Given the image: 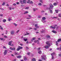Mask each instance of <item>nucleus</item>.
I'll use <instances>...</instances> for the list:
<instances>
[{
    "mask_svg": "<svg viewBox=\"0 0 61 61\" xmlns=\"http://www.w3.org/2000/svg\"><path fill=\"white\" fill-rule=\"evenodd\" d=\"M61 39H59L57 40V41L56 42V45L57 46H58V42H61Z\"/></svg>",
    "mask_w": 61,
    "mask_h": 61,
    "instance_id": "obj_1",
    "label": "nucleus"
},
{
    "mask_svg": "<svg viewBox=\"0 0 61 61\" xmlns=\"http://www.w3.org/2000/svg\"><path fill=\"white\" fill-rule=\"evenodd\" d=\"M42 59V60H45L46 59V57L45 55H43L41 57Z\"/></svg>",
    "mask_w": 61,
    "mask_h": 61,
    "instance_id": "obj_2",
    "label": "nucleus"
},
{
    "mask_svg": "<svg viewBox=\"0 0 61 61\" xmlns=\"http://www.w3.org/2000/svg\"><path fill=\"white\" fill-rule=\"evenodd\" d=\"M49 6L50 7L49 8V10H50V9H51V8H53V7H54V6H53V5H52V4H50Z\"/></svg>",
    "mask_w": 61,
    "mask_h": 61,
    "instance_id": "obj_3",
    "label": "nucleus"
},
{
    "mask_svg": "<svg viewBox=\"0 0 61 61\" xmlns=\"http://www.w3.org/2000/svg\"><path fill=\"white\" fill-rule=\"evenodd\" d=\"M49 42H50L49 41H48L46 42V45H48L49 46H50V44H49Z\"/></svg>",
    "mask_w": 61,
    "mask_h": 61,
    "instance_id": "obj_4",
    "label": "nucleus"
},
{
    "mask_svg": "<svg viewBox=\"0 0 61 61\" xmlns=\"http://www.w3.org/2000/svg\"><path fill=\"white\" fill-rule=\"evenodd\" d=\"M9 49L11 50H13V51H15V47H14L13 48L12 47H10V48Z\"/></svg>",
    "mask_w": 61,
    "mask_h": 61,
    "instance_id": "obj_5",
    "label": "nucleus"
},
{
    "mask_svg": "<svg viewBox=\"0 0 61 61\" xmlns=\"http://www.w3.org/2000/svg\"><path fill=\"white\" fill-rule=\"evenodd\" d=\"M7 50H5L4 52V55H6V54H7Z\"/></svg>",
    "mask_w": 61,
    "mask_h": 61,
    "instance_id": "obj_6",
    "label": "nucleus"
},
{
    "mask_svg": "<svg viewBox=\"0 0 61 61\" xmlns=\"http://www.w3.org/2000/svg\"><path fill=\"white\" fill-rule=\"evenodd\" d=\"M55 53H51V55L52 56V59H54V56H53V55H55Z\"/></svg>",
    "mask_w": 61,
    "mask_h": 61,
    "instance_id": "obj_7",
    "label": "nucleus"
},
{
    "mask_svg": "<svg viewBox=\"0 0 61 61\" xmlns=\"http://www.w3.org/2000/svg\"><path fill=\"white\" fill-rule=\"evenodd\" d=\"M44 48H46V49H47L48 48H49V47H48V46H44Z\"/></svg>",
    "mask_w": 61,
    "mask_h": 61,
    "instance_id": "obj_8",
    "label": "nucleus"
},
{
    "mask_svg": "<svg viewBox=\"0 0 61 61\" xmlns=\"http://www.w3.org/2000/svg\"><path fill=\"white\" fill-rule=\"evenodd\" d=\"M27 3H28V4H33V1H30V2H27Z\"/></svg>",
    "mask_w": 61,
    "mask_h": 61,
    "instance_id": "obj_9",
    "label": "nucleus"
},
{
    "mask_svg": "<svg viewBox=\"0 0 61 61\" xmlns=\"http://www.w3.org/2000/svg\"><path fill=\"white\" fill-rule=\"evenodd\" d=\"M12 41H10L9 42V43H8L9 45V46H11V44H12Z\"/></svg>",
    "mask_w": 61,
    "mask_h": 61,
    "instance_id": "obj_10",
    "label": "nucleus"
},
{
    "mask_svg": "<svg viewBox=\"0 0 61 61\" xmlns=\"http://www.w3.org/2000/svg\"><path fill=\"white\" fill-rule=\"evenodd\" d=\"M23 39L25 42H26L27 40V39H25V37L23 38Z\"/></svg>",
    "mask_w": 61,
    "mask_h": 61,
    "instance_id": "obj_11",
    "label": "nucleus"
},
{
    "mask_svg": "<svg viewBox=\"0 0 61 61\" xmlns=\"http://www.w3.org/2000/svg\"><path fill=\"white\" fill-rule=\"evenodd\" d=\"M10 34H11V35H13L15 34V32L14 31H11L10 32Z\"/></svg>",
    "mask_w": 61,
    "mask_h": 61,
    "instance_id": "obj_12",
    "label": "nucleus"
},
{
    "mask_svg": "<svg viewBox=\"0 0 61 61\" xmlns=\"http://www.w3.org/2000/svg\"><path fill=\"white\" fill-rule=\"evenodd\" d=\"M0 40H2V41H4L5 39L2 38H0Z\"/></svg>",
    "mask_w": 61,
    "mask_h": 61,
    "instance_id": "obj_13",
    "label": "nucleus"
},
{
    "mask_svg": "<svg viewBox=\"0 0 61 61\" xmlns=\"http://www.w3.org/2000/svg\"><path fill=\"white\" fill-rule=\"evenodd\" d=\"M50 36L49 35L47 36L46 37V38L47 39L48 38H50Z\"/></svg>",
    "mask_w": 61,
    "mask_h": 61,
    "instance_id": "obj_14",
    "label": "nucleus"
},
{
    "mask_svg": "<svg viewBox=\"0 0 61 61\" xmlns=\"http://www.w3.org/2000/svg\"><path fill=\"white\" fill-rule=\"evenodd\" d=\"M18 47H19V49L20 50L23 49V47H21L20 46H18Z\"/></svg>",
    "mask_w": 61,
    "mask_h": 61,
    "instance_id": "obj_15",
    "label": "nucleus"
},
{
    "mask_svg": "<svg viewBox=\"0 0 61 61\" xmlns=\"http://www.w3.org/2000/svg\"><path fill=\"white\" fill-rule=\"evenodd\" d=\"M38 54H41L42 53V51H38Z\"/></svg>",
    "mask_w": 61,
    "mask_h": 61,
    "instance_id": "obj_16",
    "label": "nucleus"
},
{
    "mask_svg": "<svg viewBox=\"0 0 61 61\" xmlns=\"http://www.w3.org/2000/svg\"><path fill=\"white\" fill-rule=\"evenodd\" d=\"M52 32H53V33H55V34H56V31H55V30H52Z\"/></svg>",
    "mask_w": 61,
    "mask_h": 61,
    "instance_id": "obj_17",
    "label": "nucleus"
},
{
    "mask_svg": "<svg viewBox=\"0 0 61 61\" xmlns=\"http://www.w3.org/2000/svg\"><path fill=\"white\" fill-rule=\"evenodd\" d=\"M21 56L20 55L18 56H17V57L18 58H21Z\"/></svg>",
    "mask_w": 61,
    "mask_h": 61,
    "instance_id": "obj_18",
    "label": "nucleus"
},
{
    "mask_svg": "<svg viewBox=\"0 0 61 61\" xmlns=\"http://www.w3.org/2000/svg\"><path fill=\"white\" fill-rule=\"evenodd\" d=\"M23 3L24 4H25L26 3V0H23Z\"/></svg>",
    "mask_w": 61,
    "mask_h": 61,
    "instance_id": "obj_19",
    "label": "nucleus"
},
{
    "mask_svg": "<svg viewBox=\"0 0 61 61\" xmlns=\"http://www.w3.org/2000/svg\"><path fill=\"white\" fill-rule=\"evenodd\" d=\"M24 60L25 61H26V60H27V58H26L25 57V56L24 57Z\"/></svg>",
    "mask_w": 61,
    "mask_h": 61,
    "instance_id": "obj_20",
    "label": "nucleus"
},
{
    "mask_svg": "<svg viewBox=\"0 0 61 61\" xmlns=\"http://www.w3.org/2000/svg\"><path fill=\"white\" fill-rule=\"evenodd\" d=\"M6 21V20L5 19H4L3 20V22H4V23Z\"/></svg>",
    "mask_w": 61,
    "mask_h": 61,
    "instance_id": "obj_21",
    "label": "nucleus"
},
{
    "mask_svg": "<svg viewBox=\"0 0 61 61\" xmlns=\"http://www.w3.org/2000/svg\"><path fill=\"white\" fill-rule=\"evenodd\" d=\"M53 5H54V6H56V5H57V4H56V3L55 2L53 4Z\"/></svg>",
    "mask_w": 61,
    "mask_h": 61,
    "instance_id": "obj_22",
    "label": "nucleus"
},
{
    "mask_svg": "<svg viewBox=\"0 0 61 61\" xmlns=\"http://www.w3.org/2000/svg\"><path fill=\"white\" fill-rule=\"evenodd\" d=\"M20 2L21 5H23V2L22 0H20Z\"/></svg>",
    "mask_w": 61,
    "mask_h": 61,
    "instance_id": "obj_23",
    "label": "nucleus"
},
{
    "mask_svg": "<svg viewBox=\"0 0 61 61\" xmlns=\"http://www.w3.org/2000/svg\"><path fill=\"white\" fill-rule=\"evenodd\" d=\"M46 18H45V17H43L42 18V19L43 20H45V19H46Z\"/></svg>",
    "mask_w": 61,
    "mask_h": 61,
    "instance_id": "obj_24",
    "label": "nucleus"
},
{
    "mask_svg": "<svg viewBox=\"0 0 61 61\" xmlns=\"http://www.w3.org/2000/svg\"><path fill=\"white\" fill-rule=\"evenodd\" d=\"M41 21H42V22L43 23H45V22H46V21L44 20H42Z\"/></svg>",
    "mask_w": 61,
    "mask_h": 61,
    "instance_id": "obj_25",
    "label": "nucleus"
},
{
    "mask_svg": "<svg viewBox=\"0 0 61 61\" xmlns=\"http://www.w3.org/2000/svg\"><path fill=\"white\" fill-rule=\"evenodd\" d=\"M32 61H36V59L34 58H33L32 59Z\"/></svg>",
    "mask_w": 61,
    "mask_h": 61,
    "instance_id": "obj_26",
    "label": "nucleus"
},
{
    "mask_svg": "<svg viewBox=\"0 0 61 61\" xmlns=\"http://www.w3.org/2000/svg\"><path fill=\"white\" fill-rule=\"evenodd\" d=\"M13 24L15 25V26H17V24L15 23H13Z\"/></svg>",
    "mask_w": 61,
    "mask_h": 61,
    "instance_id": "obj_27",
    "label": "nucleus"
},
{
    "mask_svg": "<svg viewBox=\"0 0 61 61\" xmlns=\"http://www.w3.org/2000/svg\"><path fill=\"white\" fill-rule=\"evenodd\" d=\"M55 11H56V13H58V10H55Z\"/></svg>",
    "mask_w": 61,
    "mask_h": 61,
    "instance_id": "obj_28",
    "label": "nucleus"
},
{
    "mask_svg": "<svg viewBox=\"0 0 61 61\" xmlns=\"http://www.w3.org/2000/svg\"><path fill=\"white\" fill-rule=\"evenodd\" d=\"M38 5H42V3H38Z\"/></svg>",
    "mask_w": 61,
    "mask_h": 61,
    "instance_id": "obj_29",
    "label": "nucleus"
},
{
    "mask_svg": "<svg viewBox=\"0 0 61 61\" xmlns=\"http://www.w3.org/2000/svg\"><path fill=\"white\" fill-rule=\"evenodd\" d=\"M33 11L35 12V11L36 10V9L35 8H33Z\"/></svg>",
    "mask_w": 61,
    "mask_h": 61,
    "instance_id": "obj_30",
    "label": "nucleus"
},
{
    "mask_svg": "<svg viewBox=\"0 0 61 61\" xmlns=\"http://www.w3.org/2000/svg\"><path fill=\"white\" fill-rule=\"evenodd\" d=\"M20 50V49H19V47H18V48L17 49V51H19V50Z\"/></svg>",
    "mask_w": 61,
    "mask_h": 61,
    "instance_id": "obj_31",
    "label": "nucleus"
},
{
    "mask_svg": "<svg viewBox=\"0 0 61 61\" xmlns=\"http://www.w3.org/2000/svg\"><path fill=\"white\" fill-rule=\"evenodd\" d=\"M50 11V12L51 13H53V11H52V10H49Z\"/></svg>",
    "mask_w": 61,
    "mask_h": 61,
    "instance_id": "obj_32",
    "label": "nucleus"
},
{
    "mask_svg": "<svg viewBox=\"0 0 61 61\" xmlns=\"http://www.w3.org/2000/svg\"><path fill=\"white\" fill-rule=\"evenodd\" d=\"M58 16L59 17H61V14H59Z\"/></svg>",
    "mask_w": 61,
    "mask_h": 61,
    "instance_id": "obj_33",
    "label": "nucleus"
},
{
    "mask_svg": "<svg viewBox=\"0 0 61 61\" xmlns=\"http://www.w3.org/2000/svg\"><path fill=\"white\" fill-rule=\"evenodd\" d=\"M8 20L9 21H10V20H11V18H9V19H8Z\"/></svg>",
    "mask_w": 61,
    "mask_h": 61,
    "instance_id": "obj_34",
    "label": "nucleus"
},
{
    "mask_svg": "<svg viewBox=\"0 0 61 61\" xmlns=\"http://www.w3.org/2000/svg\"><path fill=\"white\" fill-rule=\"evenodd\" d=\"M27 35H29V33H27V34H25L24 35V36H26Z\"/></svg>",
    "mask_w": 61,
    "mask_h": 61,
    "instance_id": "obj_35",
    "label": "nucleus"
},
{
    "mask_svg": "<svg viewBox=\"0 0 61 61\" xmlns=\"http://www.w3.org/2000/svg\"><path fill=\"white\" fill-rule=\"evenodd\" d=\"M4 37L5 38H7V36H4Z\"/></svg>",
    "mask_w": 61,
    "mask_h": 61,
    "instance_id": "obj_36",
    "label": "nucleus"
},
{
    "mask_svg": "<svg viewBox=\"0 0 61 61\" xmlns=\"http://www.w3.org/2000/svg\"><path fill=\"white\" fill-rule=\"evenodd\" d=\"M5 5V2H4L2 4V5Z\"/></svg>",
    "mask_w": 61,
    "mask_h": 61,
    "instance_id": "obj_37",
    "label": "nucleus"
},
{
    "mask_svg": "<svg viewBox=\"0 0 61 61\" xmlns=\"http://www.w3.org/2000/svg\"><path fill=\"white\" fill-rule=\"evenodd\" d=\"M53 29H54V30L55 29H56V27H53Z\"/></svg>",
    "mask_w": 61,
    "mask_h": 61,
    "instance_id": "obj_38",
    "label": "nucleus"
},
{
    "mask_svg": "<svg viewBox=\"0 0 61 61\" xmlns=\"http://www.w3.org/2000/svg\"><path fill=\"white\" fill-rule=\"evenodd\" d=\"M27 13H28V11H26L24 13V14H27Z\"/></svg>",
    "mask_w": 61,
    "mask_h": 61,
    "instance_id": "obj_39",
    "label": "nucleus"
},
{
    "mask_svg": "<svg viewBox=\"0 0 61 61\" xmlns=\"http://www.w3.org/2000/svg\"><path fill=\"white\" fill-rule=\"evenodd\" d=\"M28 7H27L25 8V9H28Z\"/></svg>",
    "mask_w": 61,
    "mask_h": 61,
    "instance_id": "obj_40",
    "label": "nucleus"
},
{
    "mask_svg": "<svg viewBox=\"0 0 61 61\" xmlns=\"http://www.w3.org/2000/svg\"><path fill=\"white\" fill-rule=\"evenodd\" d=\"M40 2L41 3H43V1L42 0H40Z\"/></svg>",
    "mask_w": 61,
    "mask_h": 61,
    "instance_id": "obj_41",
    "label": "nucleus"
},
{
    "mask_svg": "<svg viewBox=\"0 0 61 61\" xmlns=\"http://www.w3.org/2000/svg\"><path fill=\"white\" fill-rule=\"evenodd\" d=\"M19 32V30H18L16 32V33H18Z\"/></svg>",
    "mask_w": 61,
    "mask_h": 61,
    "instance_id": "obj_42",
    "label": "nucleus"
},
{
    "mask_svg": "<svg viewBox=\"0 0 61 61\" xmlns=\"http://www.w3.org/2000/svg\"><path fill=\"white\" fill-rule=\"evenodd\" d=\"M30 54V52H28L27 53V55H29Z\"/></svg>",
    "mask_w": 61,
    "mask_h": 61,
    "instance_id": "obj_43",
    "label": "nucleus"
},
{
    "mask_svg": "<svg viewBox=\"0 0 61 61\" xmlns=\"http://www.w3.org/2000/svg\"><path fill=\"white\" fill-rule=\"evenodd\" d=\"M0 16H1V17H2L3 16V14H1L0 15Z\"/></svg>",
    "mask_w": 61,
    "mask_h": 61,
    "instance_id": "obj_44",
    "label": "nucleus"
},
{
    "mask_svg": "<svg viewBox=\"0 0 61 61\" xmlns=\"http://www.w3.org/2000/svg\"><path fill=\"white\" fill-rule=\"evenodd\" d=\"M35 39H36V38L35 37L33 38V39H32V40H35Z\"/></svg>",
    "mask_w": 61,
    "mask_h": 61,
    "instance_id": "obj_45",
    "label": "nucleus"
},
{
    "mask_svg": "<svg viewBox=\"0 0 61 61\" xmlns=\"http://www.w3.org/2000/svg\"><path fill=\"white\" fill-rule=\"evenodd\" d=\"M41 32H42V33H45V31H41Z\"/></svg>",
    "mask_w": 61,
    "mask_h": 61,
    "instance_id": "obj_46",
    "label": "nucleus"
},
{
    "mask_svg": "<svg viewBox=\"0 0 61 61\" xmlns=\"http://www.w3.org/2000/svg\"><path fill=\"white\" fill-rule=\"evenodd\" d=\"M29 17H31V16L30 15H28Z\"/></svg>",
    "mask_w": 61,
    "mask_h": 61,
    "instance_id": "obj_47",
    "label": "nucleus"
},
{
    "mask_svg": "<svg viewBox=\"0 0 61 61\" xmlns=\"http://www.w3.org/2000/svg\"><path fill=\"white\" fill-rule=\"evenodd\" d=\"M37 24H36L35 26V27H37Z\"/></svg>",
    "mask_w": 61,
    "mask_h": 61,
    "instance_id": "obj_48",
    "label": "nucleus"
},
{
    "mask_svg": "<svg viewBox=\"0 0 61 61\" xmlns=\"http://www.w3.org/2000/svg\"><path fill=\"white\" fill-rule=\"evenodd\" d=\"M13 5H16V4L15 3H14L13 4Z\"/></svg>",
    "mask_w": 61,
    "mask_h": 61,
    "instance_id": "obj_49",
    "label": "nucleus"
},
{
    "mask_svg": "<svg viewBox=\"0 0 61 61\" xmlns=\"http://www.w3.org/2000/svg\"><path fill=\"white\" fill-rule=\"evenodd\" d=\"M53 18H57V17H53Z\"/></svg>",
    "mask_w": 61,
    "mask_h": 61,
    "instance_id": "obj_50",
    "label": "nucleus"
},
{
    "mask_svg": "<svg viewBox=\"0 0 61 61\" xmlns=\"http://www.w3.org/2000/svg\"><path fill=\"white\" fill-rule=\"evenodd\" d=\"M41 16L40 15H39L38 16V18H41Z\"/></svg>",
    "mask_w": 61,
    "mask_h": 61,
    "instance_id": "obj_51",
    "label": "nucleus"
},
{
    "mask_svg": "<svg viewBox=\"0 0 61 61\" xmlns=\"http://www.w3.org/2000/svg\"><path fill=\"white\" fill-rule=\"evenodd\" d=\"M56 4L57 5H58V4H59L58 2L56 1Z\"/></svg>",
    "mask_w": 61,
    "mask_h": 61,
    "instance_id": "obj_52",
    "label": "nucleus"
},
{
    "mask_svg": "<svg viewBox=\"0 0 61 61\" xmlns=\"http://www.w3.org/2000/svg\"><path fill=\"white\" fill-rule=\"evenodd\" d=\"M37 42V41H34V43H36Z\"/></svg>",
    "mask_w": 61,
    "mask_h": 61,
    "instance_id": "obj_53",
    "label": "nucleus"
},
{
    "mask_svg": "<svg viewBox=\"0 0 61 61\" xmlns=\"http://www.w3.org/2000/svg\"><path fill=\"white\" fill-rule=\"evenodd\" d=\"M10 10H12V8L11 7H9Z\"/></svg>",
    "mask_w": 61,
    "mask_h": 61,
    "instance_id": "obj_54",
    "label": "nucleus"
},
{
    "mask_svg": "<svg viewBox=\"0 0 61 61\" xmlns=\"http://www.w3.org/2000/svg\"><path fill=\"white\" fill-rule=\"evenodd\" d=\"M5 33L6 34H7V30L6 31Z\"/></svg>",
    "mask_w": 61,
    "mask_h": 61,
    "instance_id": "obj_55",
    "label": "nucleus"
},
{
    "mask_svg": "<svg viewBox=\"0 0 61 61\" xmlns=\"http://www.w3.org/2000/svg\"><path fill=\"white\" fill-rule=\"evenodd\" d=\"M16 4L17 5H19V2H18L16 3Z\"/></svg>",
    "mask_w": 61,
    "mask_h": 61,
    "instance_id": "obj_56",
    "label": "nucleus"
},
{
    "mask_svg": "<svg viewBox=\"0 0 61 61\" xmlns=\"http://www.w3.org/2000/svg\"><path fill=\"white\" fill-rule=\"evenodd\" d=\"M39 26H37L36 27V28H39Z\"/></svg>",
    "mask_w": 61,
    "mask_h": 61,
    "instance_id": "obj_57",
    "label": "nucleus"
},
{
    "mask_svg": "<svg viewBox=\"0 0 61 61\" xmlns=\"http://www.w3.org/2000/svg\"><path fill=\"white\" fill-rule=\"evenodd\" d=\"M34 30H36V28H34Z\"/></svg>",
    "mask_w": 61,
    "mask_h": 61,
    "instance_id": "obj_58",
    "label": "nucleus"
},
{
    "mask_svg": "<svg viewBox=\"0 0 61 61\" xmlns=\"http://www.w3.org/2000/svg\"><path fill=\"white\" fill-rule=\"evenodd\" d=\"M48 14H47V13H45V15H47Z\"/></svg>",
    "mask_w": 61,
    "mask_h": 61,
    "instance_id": "obj_59",
    "label": "nucleus"
},
{
    "mask_svg": "<svg viewBox=\"0 0 61 61\" xmlns=\"http://www.w3.org/2000/svg\"><path fill=\"white\" fill-rule=\"evenodd\" d=\"M0 29H1V30H3V28L2 27H1V28H0Z\"/></svg>",
    "mask_w": 61,
    "mask_h": 61,
    "instance_id": "obj_60",
    "label": "nucleus"
},
{
    "mask_svg": "<svg viewBox=\"0 0 61 61\" xmlns=\"http://www.w3.org/2000/svg\"><path fill=\"white\" fill-rule=\"evenodd\" d=\"M57 50H59V48H56Z\"/></svg>",
    "mask_w": 61,
    "mask_h": 61,
    "instance_id": "obj_61",
    "label": "nucleus"
},
{
    "mask_svg": "<svg viewBox=\"0 0 61 61\" xmlns=\"http://www.w3.org/2000/svg\"><path fill=\"white\" fill-rule=\"evenodd\" d=\"M38 50H40V48H38Z\"/></svg>",
    "mask_w": 61,
    "mask_h": 61,
    "instance_id": "obj_62",
    "label": "nucleus"
},
{
    "mask_svg": "<svg viewBox=\"0 0 61 61\" xmlns=\"http://www.w3.org/2000/svg\"><path fill=\"white\" fill-rule=\"evenodd\" d=\"M20 45L21 46H23V44H20Z\"/></svg>",
    "mask_w": 61,
    "mask_h": 61,
    "instance_id": "obj_63",
    "label": "nucleus"
},
{
    "mask_svg": "<svg viewBox=\"0 0 61 61\" xmlns=\"http://www.w3.org/2000/svg\"><path fill=\"white\" fill-rule=\"evenodd\" d=\"M3 48H6L5 47V46H3Z\"/></svg>",
    "mask_w": 61,
    "mask_h": 61,
    "instance_id": "obj_64",
    "label": "nucleus"
}]
</instances>
